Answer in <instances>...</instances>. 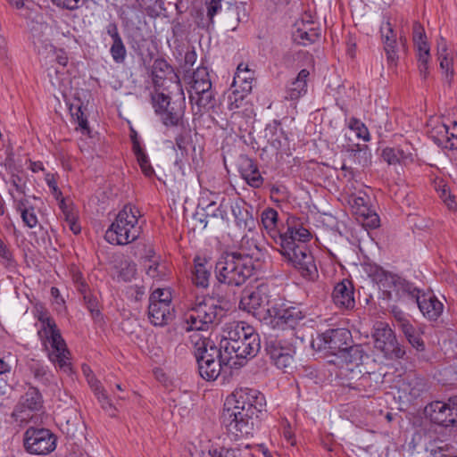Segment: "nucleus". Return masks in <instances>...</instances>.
Instances as JSON below:
<instances>
[{
  "label": "nucleus",
  "instance_id": "f257e3e1",
  "mask_svg": "<svg viewBox=\"0 0 457 457\" xmlns=\"http://www.w3.org/2000/svg\"><path fill=\"white\" fill-rule=\"evenodd\" d=\"M233 407L224 408L221 423L228 435L237 440L252 434L260 414L266 411L264 395L253 388H240L233 394Z\"/></svg>",
  "mask_w": 457,
  "mask_h": 457
},
{
  "label": "nucleus",
  "instance_id": "f03ea898",
  "mask_svg": "<svg viewBox=\"0 0 457 457\" xmlns=\"http://www.w3.org/2000/svg\"><path fill=\"white\" fill-rule=\"evenodd\" d=\"M227 362H240L243 366L247 359L253 358L261 349V339L255 329L244 321L226 324L220 339Z\"/></svg>",
  "mask_w": 457,
  "mask_h": 457
},
{
  "label": "nucleus",
  "instance_id": "7ed1b4c3",
  "mask_svg": "<svg viewBox=\"0 0 457 457\" xmlns=\"http://www.w3.org/2000/svg\"><path fill=\"white\" fill-rule=\"evenodd\" d=\"M228 303L229 301L224 296H218L217 300L213 296L196 297L185 313L186 329L205 330L211 325L218 324L224 315L225 306Z\"/></svg>",
  "mask_w": 457,
  "mask_h": 457
},
{
  "label": "nucleus",
  "instance_id": "20e7f679",
  "mask_svg": "<svg viewBox=\"0 0 457 457\" xmlns=\"http://www.w3.org/2000/svg\"><path fill=\"white\" fill-rule=\"evenodd\" d=\"M251 258L241 256L237 251L225 252L215 264V276L220 283L230 287H241L253 274Z\"/></svg>",
  "mask_w": 457,
  "mask_h": 457
},
{
  "label": "nucleus",
  "instance_id": "39448f33",
  "mask_svg": "<svg viewBox=\"0 0 457 457\" xmlns=\"http://www.w3.org/2000/svg\"><path fill=\"white\" fill-rule=\"evenodd\" d=\"M137 212V211L135 207L125 205L106 230L105 239L110 244L120 245L135 241L140 235Z\"/></svg>",
  "mask_w": 457,
  "mask_h": 457
},
{
  "label": "nucleus",
  "instance_id": "423d86ee",
  "mask_svg": "<svg viewBox=\"0 0 457 457\" xmlns=\"http://www.w3.org/2000/svg\"><path fill=\"white\" fill-rule=\"evenodd\" d=\"M397 293L411 297L417 303L420 311L429 320H436L443 313L444 304L431 292H424L412 283L397 278L394 281Z\"/></svg>",
  "mask_w": 457,
  "mask_h": 457
},
{
  "label": "nucleus",
  "instance_id": "0eeeda50",
  "mask_svg": "<svg viewBox=\"0 0 457 457\" xmlns=\"http://www.w3.org/2000/svg\"><path fill=\"white\" fill-rule=\"evenodd\" d=\"M189 100L196 112H207L216 105L215 93L212 87L210 74L206 67H198L190 81Z\"/></svg>",
  "mask_w": 457,
  "mask_h": 457
},
{
  "label": "nucleus",
  "instance_id": "6e6552de",
  "mask_svg": "<svg viewBox=\"0 0 457 457\" xmlns=\"http://www.w3.org/2000/svg\"><path fill=\"white\" fill-rule=\"evenodd\" d=\"M154 112L166 127L184 128V116L186 100L181 96L178 100H171L170 96L159 91L151 95Z\"/></svg>",
  "mask_w": 457,
  "mask_h": 457
},
{
  "label": "nucleus",
  "instance_id": "1a4fd4ad",
  "mask_svg": "<svg viewBox=\"0 0 457 457\" xmlns=\"http://www.w3.org/2000/svg\"><path fill=\"white\" fill-rule=\"evenodd\" d=\"M264 351L278 369L287 372L292 368L295 349L291 343L278 336L270 334L265 337Z\"/></svg>",
  "mask_w": 457,
  "mask_h": 457
},
{
  "label": "nucleus",
  "instance_id": "9d476101",
  "mask_svg": "<svg viewBox=\"0 0 457 457\" xmlns=\"http://www.w3.org/2000/svg\"><path fill=\"white\" fill-rule=\"evenodd\" d=\"M47 327L48 330H46V334L52 347V350L48 353V358L56 368L69 375L72 371L70 361L71 353L56 325L48 320Z\"/></svg>",
  "mask_w": 457,
  "mask_h": 457
},
{
  "label": "nucleus",
  "instance_id": "9b49d317",
  "mask_svg": "<svg viewBox=\"0 0 457 457\" xmlns=\"http://www.w3.org/2000/svg\"><path fill=\"white\" fill-rule=\"evenodd\" d=\"M374 347L382 352L388 359H403L406 353L398 343L396 337L388 324L377 322L372 333Z\"/></svg>",
  "mask_w": 457,
  "mask_h": 457
},
{
  "label": "nucleus",
  "instance_id": "f8f14e48",
  "mask_svg": "<svg viewBox=\"0 0 457 457\" xmlns=\"http://www.w3.org/2000/svg\"><path fill=\"white\" fill-rule=\"evenodd\" d=\"M282 255L301 273L302 277L308 280L318 278V269L314 257L306 244H299V246L280 250Z\"/></svg>",
  "mask_w": 457,
  "mask_h": 457
},
{
  "label": "nucleus",
  "instance_id": "ddd939ff",
  "mask_svg": "<svg viewBox=\"0 0 457 457\" xmlns=\"http://www.w3.org/2000/svg\"><path fill=\"white\" fill-rule=\"evenodd\" d=\"M347 370L349 374L345 375L343 385L359 392L362 396H369L383 383L384 374L380 372H362L361 369Z\"/></svg>",
  "mask_w": 457,
  "mask_h": 457
},
{
  "label": "nucleus",
  "instance_id": "4468645a",
  "mask_svg": "<svg viewBox=\"0 0 457 457\" xmlns=\"http://www.w3.org/2000/svg\"><path fill=\"white\" fill-rule=\"evenodd\" d=\"M23 441L25 449L33 454H48L56 447L55 435L46 428H29Z\"/></svg>",
  "mask_w": 457,
  "mask_h": 457
},
{
  "label": "nucleus",
  "instance_id": "2eb2a0df",
  "mask_svg": "<svg viewBox=\"0 0 457 457\" xmlns=\"http://www.w3.org/2000/svg\"><path fill=\"white\" fill-rule=\"evenodd\" d=\"M318 347L337 356L353 343L352 333L345 328H328L317 337Z\"/></svg>",
  "mask_w": 457,
  "mask_h": 457
},
{
  "label": "nucleus",
  "instance_id": "dca6fc26",
  "mask_svg": "<svg viewBox=\"0 0 457 457\" xmlns=\"http://www.w3.org/2000/svg\"><path fill=\"white\" fill-rule=\"evenodd\" d=\"M267 313L270 319L269 323L273 328L281 329L295 328L304 318V314L299 307L287 306L286 304H275L267 309Z\"/></svg>",
  "mask_w": 457,
  "mask_h": 457
},
{
  "label": "nucleus",
  "instance_id": "f3484780",
  "mask_svg": "<svg viewBox=\"0 0 457 457\" xmlns=\"http://www.w3.org/2000/svg\"><path fill=\"white\" fill-rule=\"evenodd\" d=\"M425 417L440 427H457V407H451L442 401L428 403L424 409Z\"/></svg>",
  "mask_w": 457,
  "mask_h": 457
},
{
  "label": "nucleus",
  "instance_id": "a211bd4d",
  "mask_svg": "<svg viewBox=\"0 0 457 457\" xmlns=\"http://www.w3.org/2000/svg\"><path fill=\"white\" fill-rule=\"evenodd\" d=\"M292 37L295 43L300 46H309L320 37V28L318 21L311 14L304 13L294 25Z\"/></svg>",
  "mask_w": 457,
  "mask_h": 457
},
{
  "label": "nucleus",
  "instance_id": "6ab92c4d",
  "mask_svg": "<svg viewBox=\"0 0 457 457\" xmlns=\"http://www.w3.org/2000/svg\"><path fill=\"white\" fill-rule=\"evenodd\" d=\"M369 355L364 351L361 345H354L353 343L351 345H347L345 349L340 352L338 355L336 356V361H332L333 362H337L341 364L342 367L345 366L343 370H341L342 378L345 379V375L349 374L348 369H360V367L363 364L365 359H368Z\"/></svg>",
  "mask_w": 457,
  "mask_h": 457
},
{
  "label": "nucleus",
  "instance_id": "aec40b11",
  "mask_svg": "<svg viewBox=\"0 0 457 457\" xmlns=\"http://www.w3.org/2000/svg\"><path fill=\"white\" fill-rule=\"evenodd\" d=\"M334 304L340 310H352L355 306L354 287L349 279L336 284L332 292Z\"/></svg>",
  "mask_w": 457,
  "mask_h": 457
},
{
  "label": "nucleus",
  "instance_id": "412c9836",
  "mask_svg": "<svg viewBox=\"0 0 457 457\" xmlns=\"http://www.w3.org/2000/svg\"><path fill=\"white\" fill-rule=\"evenodd\" d=\"M223 353H225L220 347V343L219 346H216L210 338H198L194 343V355L197 363L202 361L205 363V361H209V360L217 358H221V362H225Z\"/></svg>",
  "mask_w": 457,
  "mask_h": 457
},
{
  "label": "nucleus",
  "instance_id": "4be33fe9",
  "mask_svg": "<svg viewBox=\"0 0 457 457\" xmlns=\"http://www.w3.org/2000/svg\"><path fill=\"white\" fill-rule=\"evenodd\" d=\"M238 171L245 182L253 188H259L263 184L257 163L245 154H241L237 161Z\"/></svg>",
  "mask_w": 457,
  "mask_h": 457
},
{
  "label": "nucleus",
  "instance_id": "5701e85b",
  "mask_svg": "<svg viewBox=\"0 0 457 457\" xmlns=\"http://www.w3.org/2000/svg\"><path fill=\"white\" fill-rule=\"evenodd\" d=\"M312 237L311 232L302 227H288L287 229L278 235V242L281 250L295 248L299 246V244H305Z\"/></svg>",
  "mask_w": 457,
  "mask_h": 457
},
{
  "label": "nucleus",
  "instance_id": "b1692460",
  "mask_svg": "<svg viewBox=\"0 0 457 457\" xmlns=\"http://www.w3.org/2000/svg\"><path fill=\"white\" fill-rule=\"evenodd\" d=\"M239 302V307L248 312L254 313L269 303L266 287L263 286L257 287L252 291L245 290Z\"/></svg>",
  "mask_w": 457,
  "mask_h": 457
},
{
  "label": "nucleus",
  "instance_id": "393cba45",
  "mask_svg": "<svg viewBox=\"0 0 457 457\" xmlns=\"http://www.w3.org/2000/svg\"><path fill=\"white\" fill-rule=\"evenodd\" d=\"M414 149L409 144L399 147H386L382 151V157L389 165L403 164L413 162Z\"/></svg>",
  "mask_w": 457,
  "mask_h": 457
},
{
  "label": "nucleus",
  "instance_id": "a878e982",
  "mask_svg": "<svg viewBox=\"0 0 457 457\" xmlns=\"http://www.w3.org/2000/svg\"><path fill=\"white\" fill-rule=\"evenodd\" d=\"M148 318L154 326H163L171 321L174 318L172 305L162 303L160 301L153 302L149 299Z\"/></svg>",
  "mask_w": 457,
  "mask_h": 457
},
{
  "label": "nucleus",
  "instance_id": "bb28decb",
  "mask_svg": "<svg viewBox=\"0 0 457 457\" xmlns=\"http://www.w3.org/2000/svg\"><path fill=\"white\" fill-rule=\"evenodd\" d=\"M426 391V381L420 377L408 376L399 386V392L403 394L400 397H404L408 402L417 399Z\"/></svg>",
  "mask_w": 457,
  "mask_h": 457
},
{
  "label": "nucleus",
  "instance_id": "cd10ccee",
  "mask_svg": "<svg viewBox=\"0 0 457 457\" xmlns=\"http://www.w3.org/2000/svg\"><path fill=\"white\" fill-rule=\"evenodd\" d=\"M200 376L207 381H214L217 379L221 370L225 367L238 368L240 362H221V358L212 359L209 361L197 363Z\"/></svg>",
  "mask_w": 457,
  "mask_h": 457
},
{
  "label": "nucleus",
  "instance_id": "c85d7f7f",
  "mask_svg": "<svg viewBox=\"0 0 457 457\" xmlns=\"http://www.w3.org/2000/svg\"><path fill=\"white\" fill-rule=\"evenodd\" d=\"M200 376L207 381H214L217 379L221 370L225 367L238 368L240 362H221V358L212 359L209 361L197 363Z\"/></svg>",
  "mask_w": 457,
  "mask_h": 457
},
{
  "label": "nucleus",
  "instance_id": "c756f323",
  "mask_svg": "<svg viewBox=\"0 0 457 457\" xmlns=\"http://www.w3.org/2000/svg\"><path fill=\"white\" fill-rule=\"evenodd\" d=\"M436 135H432L434 141L439 145L450 150H457V121L451 127L440 125L436 129Z\"/></svg>",
  "mask_w": 457,
  "mask_h": 457
},
{
  "label": "nucleus",
  "instance_id": "7c9ffc66",
  "mask_svg": "<svg viewBox=\"0 0 457 457\" xmlns=\"http://www.w3.org/2000/svg\"><path fill=\"white\" fill-rule=\"evenodd\" d=\"M235 222L239 228L252 230L255 226L254 219L244 201H236L230 204Z\"/></svg>",
  "mask_w": 457,
  "mask_h": 457
},
{
  "label": "nucleus",
  "instance_id": "2f4dec72",
  "mask_svg": "<svg viewBox=\"0 0 457 457\" xmlns=\"http://www.w3.org/2000/svg\"><path fill=\"white\" fill-rule=\"evenodd\" d=\"M174 73V70L164 58H156L151 67V76L155 90L163 87L165 79Z\"/></svg>",
  "mask_w": 457,
  "mask_h": 457
},
{
  "label": "nucleus",
  "instance_id": "473e14b6",
  "mask_svg": "<svg viewBox=\"0 0 457 457\" xmlns=\"http://www.w3.org/2000/svg\"><path fill=\"white\" fill-rule=\"evenodd\" d=\"M145 0H124L118 10V15L126 26L134 23L135 19H139V13L143 12Z\"/></svg>",
  "mask_w": 457,
  "mask_h": 457
},
{
  "label": "nucleus",
  "instance_id": "72a5a7b5",
  "mask_svg": "<svg viewBox=\"0 0 457 457\" xmlns=\"http://www.w3.org/2000/svg\"><path fill=\"white\" fill-rule=\"evenodd\" d=\"M310 72L306 69L299 71L296 78L287 86L285 98L287 100L295 101L307 92V78Z\"/></svg>",
  "mask_w": 457,
  "mask_h": 457
},
{
  "label": "nucleus",
  "instance_id": "f704fd0d",
  "mask_svg": "<svg viewBox=\"0 0 457 457\" xmlns=\"http://www.w3.org/2000/svg\"><path fill=\"white\" fill-rule=\"evenodd\" d=\"M194 263L195 267L192 276L193 283L197 287L206 288L209 286L212 267L205 258H202L200 256H196L194 259Z\"/></svg>",
  "mask_w": 457,
  "mask_h": 457
},
{
  "label": "nucleus",
  "instance_id": "c9c22d12",
  "mask_svg": "<svg viewBox=\"0 0 457 457\" xmlns=\"http://www.w3.org/2000/svg\"><path fill=\"white\" fill-rule=\"evenodd\" d=\"M25 385L28 386L25 394L21 397V405L32 411H39L43 407V396L39 389L34 386L29 382H26Z\"/></svg>",
  "mask_w": 457,
  "mask_h": 457
},
{
  "label": "nucleus",
  "instance_id": "e433bc0d",
  "mask_svg": "<svg viewBox=\"0 0 457 457\" xmlns=\"http://www.w3.org/2000/svg\"><path fill=\"white\" fill-rule=\"evenodd\" d=\"M27 368L33 378L43 386H48L51 382L52 373L42 361L30 359L27 361Z\"/></svg>",
  "mask_w": 457,
  "mask_h": 457
},
{
  "label": "nucleus",
  "instance_id": "4c0bfd02",
  "mask_svg": "<svg viewBox=\"0 0 457 457\" xmlns=\"http://www.w3.org/2000/svg\"><path fill=\"white\" fill-rule=\"evenodd\" d=\"M262 223L268 234L274 239L278 244V235H282L278 228V213L273 208H266L262 213Z\"/></svg>",
  "mask_w": 457,
  "mask_h": 457
},
{
  "label": "nucleus",
  "instance_id": "58836bf2",
  "mask_svg": "<svg viewBox=\"0 0 457 457\" xmlns=\"http://www.w3.org/2000/svg\"><path fill=\"white\" fill-rule=\"evenodd\" d=\"M14 202L16 210L21 213L23 223L29 228H35L38 223V220L35 209L29 200L23 197L19 200L15 199Z\"/></svg>",
  "mask_w": 457,
  "mask_h": 457
},
{
  "label": "nucleus",
  "instance_id": "ea45409f",
  "mask_svg": "<svg viewBox=\"0 0 457 457\" xmlns=\"http://www.w3.org/2000/svg\"><path fill=\"white\" fill-rule=\"evenodd\" d=\"M242 66H244V63H240L237 66L234 76L233 87H239V91H242L243 95H248L253 88V72L247 66L245 67V70H241Z\"/></svg>",
  "mask_w": 457,
  "mask_h": 457
},
{
  "label": "nucleus",
  "instance_id": "a19ab883",
  "mask_svg": "<svg viewBox=\"0 0 457 457\" xmlns=\"http://www.w3.org/2000/svg\"><path fill=\"white\" fill-rule=\"evenodd\" d=\"M247 17L244 4H230L224 12L227 28L234 30L237 24Z\"/></svg>",
  "mask_w": 457,
  "mask_h": 457
},
{
  "label": "nucleus",
  "instance_id": "79ce46f5",
  "mask_svg": "<svg viewBox=\"0 0 457 457\" xmlns=\"http://www.w3.org/2000/svg\"><path fill=\"white\" fill-rule=\"evenodd\" d=\"M413 41L418 48V59L430 58L429 46L426 41L424 29L419 22L413 24Z\"/></svg>",
  "mask_w": 457,
  "mask_h": 457
},
{
  "label": "nucleus",
  "instance_id": "37998d69",
  "mask_svg": "<svg viewBox=\"0 0 457 457\" xmlns=\"http://www.w3.org/2000/svg\"><path fill=\"white\" fill-rule=\"evenodd\" d=\"M356 158L358 163L362 167L368 166L371 162V154L367 145L355 144L347 148Z\"/></svg>",
  "mask_w": 457,
  "mask_h": 457
},
{
  "label": "nucleus",
  "instance_id": "c03bdc74",
  "mask_svg": "<svg viewBox=\"0 0 457 457\" xmlns=\"http://www.w3.org/2000/svg\"><path fill=\"white\" fill-rule=\"evenodd\" d=\"M224 201H225V199H223L221 201V203L219 206H217V204L214 201H212L209 204H207L206 208L204 209L205 213L204 214L205 216V218L198 219L203 228H204L207 226L208 221L206 220V219L208 217H213V218L220 217L221 219H225L227 212L225 210L222 209Z\"/></svg>",
  "mask_w": 457,
  "mask_h": 457
},
{
  "label": "nucleus",
  "instance_id": "a18cd8bd",
  "mask_svg": "<svg viewBox=\"0 0 457 457\" xmlns=\"http://www.w3.org/2000/svg\"><path fill=\"white\" fill-rule=\"evenodd\" d=\"M239 248L241 251L239 252L240 255L251 258V260L256 253L261 252L257 240L247 236L242 237Z\"/></svg>",
  "mask_w": 457,
  "mask_h": 457
},
{
  "label": "nucleus",
  "instance_id": "49530a36",
  "mask_svg": "<svg viewBox=\"0 0 457 457\" xmlns=\"http://www.w3.org/2000/svg\"><path fill=\"white\" fill-rule=\"evenodd\" d=\"M133 153L144 175L149 178L152 177L154 174V170L151 165L149 157L146 154L145 149H137L133 151Z\"/></svg>",
  "mask_w": 457,
  "mask_h": 457
},
{
  "label": "nucleus",
  "instance_id": "de8ad7c7",
  "mask_svg": "<svg viewBox=\"0 0 457 457\" xmlns=\"http://www.w3.org/2000/svg\"><path fill=\"white\" fill-rule=\"evenodd\" d=\"M110 54L115 62H124L127 56V50L122 41V38L112 41V45L110 48Z\"/></svg>",
  "mask_w": 457,
  "mask_h": 457
},
{
  "label": "nucleus",
  "instance_id": "09e8293b",
  "mask_svg": "<svg viewBox=\"0 0 457 457\" xmlns=\"http://www.w3.org/2000/svg\"><path fill=\"white\" fill-rule=\"evenodd\" d=\"M383 44L387 62L390 65H396V62L398 60V45L396 37L390 38L389 40H384Z\"/></svg>",
  "mask_w": 457,
  "mask_h": 457
},
{
  "label": "nucleus",
  "instance_id": "8fccbe9b",
  "mask_svg": "<svg viewBox=\"0 0 457 457\" xmlns=\"http://www.w3.org/2000/svg\"><path fill=\"white\" fill-rule=\"evenodd\" d=\"M437 55L440 68L445 73V79L450 84L454 74L453 59L449 56L448 53Z\"/></svg>",
  "mask_w": 457,
  "mask_h": 457
},
{
  "label": "nucleus",
  "instance_id": "3c124183",
  "mask_svg": "<svg viewBox=\"0 0 457 457\" xmlns=\"http://www.w3.org/2000/svg\"><path fill=\"white\" fill-rule=\"evenodd\" d=\"M136 264L132 262L125 261L121 262V268L119 271V278L121 280L128 282L130 281L136 275Z\"/></svg>",
  "mask_w": 457,
  "mask_h": 457
},
{
  "label": "nucleus",
  "instance_id": "603ef678",
  "mask_svg": "<svg viewBox=\"0 0 457 457\" xmlns=\"http://www.w3.org/2000/svg\"><path fill=\"white\" fill-rule=\"evenodd\" d=\"M84 302L87 310L91 313L92 318L95 320H97L98 319L102 318V314L99 310V303L96 296L92 295L91 294L85 295Z\"/></svg>",
  "mask_w": 457,
  "mask_h": 457
},
{
  "label": "nucleus",
  "instance_id": "864d4df0",
  "mask_svg": "<svg viewBox=\"0 0 457 457\" xmlns=\"http://www.w3.org/2000/svg\"><path fill=\"white\" fill-rule=\"evenodd\" d=\"M349 128L352 130L355 131L356 136L359 138H361L364 141L370 140V132H369L367 127L364 125V123H362L359 120L352 119L350 120Z\"/></svg>",
  "mask_w": 457,
  "mask_h": 457
},
{
  "label": "nucleus",
  "instance_id": "5fc2aeb1",
  "mask_svg": "<svg viewBox=\"0 0 457 457\" xmlns=\"http://www.w3.org/2000/svg\"><path fill=\"white\" fill-rule=\"evenodd\" d=\"M149 299L153 302L160 301V303L171 305V292L169 288H157L150 295Z\"/></svg>",
  "mask_w": 457,
  "mask_h": 457
},
{
  "label": "nucleus",
  "instance_id": "6e6d98bb",
  "mask_svg": "<svg viewBox=\"0 0 457 457\" xmlns=\"http://www.w3.org/2000/svg\"><path fill=\"white\" fill-rule=\"evenodd\" d=\"M0 257L2 258L3 265L7 268H14L15 261L13 259L12 253L8 248V246L4 244V242L0 238Z\"/></svg>",
  "mask_w": 457,
  "mask_h": 457
},
{
  "label": "nucleus",
  "instance_id": "4d7b16f0",
  "mask_svg": "<svg viewBox=\"0 0 457 457\" xmlns=\"http://www.w3.org/2000/svg\"><path fill=\"white\" fill-rule=\"evenodd\" d=\"M182 129L183 130L175 137V144L180 151L186 152L190 142V129L185 127Z\"/></svg>",
  "mask_w": 457,
  "mask_h": 457
},
{
  "label": "nucleus",
  "instance_id": "13d9d810",
  "mask_svg": "<svg viewBox=\"0 0 457 457\" xmlns=\"http://www.w3.org/2000/svg\"><path fill=\"white\" fill-rule=\"evenodd\" d=\"M207 17L210 23H213V18L221 10V0H205Z\"/></svg>",
  "mask_w": 457,
  "mask_h": 457
},
{
  "label": "nucleus",
  "instance_id": "bf43d9fd",
  "mask_svg": "<svg viewBox=\"0 0 457 457\" xmlns=\"http://www.w3.org/2000/svg\"><path fill=\"white\" fill-rule=\"evenodd\" d=\"M246 96L247 95H243L242 91H239V89L236 88L232 94L228 96V109L232 111L234 109L239 108Z\"/></svg>",
  "mask_w": 457,
  "mask_h": 457
},
{
  "label": "nucleus",
  "instance_id": "052dcab7",
  "mask_svg": "<svg viewBox=\"0 0 457 457\" xmlns=\"http://www.w3.org/2000/svg\"><path fill=\"white\" fill-rule=\"evenodd\" d=\"M54 5L69 10L75 11L79 8L81 0H50Z\"/></svg>",
  "mask_w": 457,
  "mask_h": 457
},
{
  "label": "nucleus",
  "instance_id": "680f3d73",
  "mask_svg": "<svg viewBox=\"0 0 457 457\" xmlns=\"http://www.w3.org/2000/svg\"><path fill=\"white\" fill-rule=\"evenodd\" d=\"M366 270L369 276L371 277L372 279L376 282H381L384 278H386V271L379 266L370 265Z\"/></svg>",
  "mask_w": 457,
  "mask_h": 457
},
{
  "label": "nucleus",
  "instance_id": "e2e57ef3",
  "mask_svg": "<svg viewBox=\"0 0 457 457\" xmlns=\"http://www.w3.org/2000/svg\"><path fill=\"white\" fill-rule=\"evenodd\" d=\"M10 181L18 194L25 195L26 181L21 176L12 174Z\"/></svg>",
  "mask_w": 457,
  "mask_h": 457
},
{
  "label": "nucleus",
  "instance_id": "0e129e2a",
  "mask_svg": "<svg viewBox=\"0 0 457 457\" xmlns=\"http://www.w3.org/2000/svg\"><path fill=\"white\" fill-rule=\"evenodd\" d=\"M380 33L382 41L389 40L390 38L395 37L396 33L395 32L392 24L389 20H386L380 26Z\"/></svg>",
  "mask_w": 457,
  "mask_h": 457
},
{
  "label": "nucleus",
  "instance_id": "69168bd1",
  "mask_svg": "<svg viewBox=\"0 0 457 457\" xmlns=\"http://www.w3.org/2000/svg\"><path fill=\"white\" fill-rule=\"evenodd\" d=\"M209 454L211 457H237L236 450L225 447L210 449Z\"/></svg>",
  "mask_w": 457,
  "mask_h": 457
},
{
  "label": "nucleus",
  "instance_id": "338daca9",
  "mask_svg": "<svg viewBox=\"0 0 457 457\" xmlns=\"http://www.w3.org/2000/svg\"><path fill=\"white\" fill-rule=\"evenodd\" d=\"M364 225L370 228H376L379 227L380 219L377 213H368L364 216Z\"/></svg>",
  "mask_w": 457,
  "mask_h": 457
},
{
  "label": "nucleus",
  "instance_id": "774afa93",
  "mask_svg": "<svg viewBox=\"0 0 457 457\" xmlns=\"http://www.w3.org/2000/svg\"><path fill=\"white\" fill-rule=\"evenodd\" d=\"M407 340L417 351L422 352L425 350L424 341L418 332L412 335L411 337H409Z\"/></svg>",
  "mask_w": 457,
  "mask_h": 457
}]
</instances>
